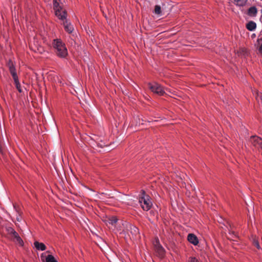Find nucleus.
Here are the masks:
<instances>
[{"mask_svg": "<svg viewBox=\"0 0 262 262\" xmlns=\"http://www.w3.org/2000/svg\"><path fill=\"white\" fill-rule=\"evenodd\" d=\"M52 46L58 56L64 58L67 55V49L65 47V45L60 39H56L53 40Z\"/></svg>", "mask_w": 262, "mask_h": 262, "instance_id": "obj_1", "label": "nucleus"}, {"mask_svg": "<svg viewBox=\"0 0 262 262\" xmlns=\"http://www.w3.org/2000/svg\"><path fill=\"white\" fill-rule=\"evenodd\" d=\"M139 202L144 211L149 210L152 206L149 196L145 194V192L144 190H142V196L140 198Z\"/></svg>", "mask_w": 262, "mask_h": 262, "instance_id": "obj_2", "label": "nucleus"}, {"mask_svg": "<svg viewBox=\"0 0 262 262\" xmlns=\"http://www.w3.org/2000/svg\"><path fill=\"white\" fill-rule=\"evenodd\" d=\"M53 8L55 11V15L59 19L64 20L66 19L67 12L60 6L57 0H54L53 2Z\"/></svg>", "mask_w": 262, "mask_h": 262, "instance_id": "obj_3", "label": "nucleus"}, {"mask_svg": "<svg viewBox=\"0 0 262 262\" xmlns=\"http://www.w3.org/2000/svg\"><path fill=\"white\" fill-rule=\"evenodd\" d=\"M84 192L88 193L89 194L91 195L94 194L97 198L101 200H104L105 198H110V194L107 193L101 192L98 194H95L94 191L93 189L89 188L83 184V193Z\"/></svg>", "mask_w": 262, "mask_h": 262, "instance_id": "obj_4", "label": "nucleus"}, {"mask_svg": "<svg viewBox=\"0 0 262 262\" xmlns=\"http://www.w3.org/2000/svg\"><path fill=\"white\" fill-rule=\"evenodd\" d=\"M148 88L154 93L159 95H163L165 91L160 84L155 82L153 84L151 83L148 84Z\"/></svg>", "mask_w": 262, "mask_h": 262, "instance_id": "obj_5", "label": "nucleus"}, {"mask_svg": "<svg viewBox=\"0 0 262 262\" xmlns=\"http://www.w3.org/2000/svg\"><path fill=\"white\" fill-rule=\"evenodd\" d=\"M7 232L13 241L17 242L20 245H23V242L18 234L11 227L7 228Z\"/></svg>", "mask_w": 262, "mask_h": 262, "instance_id": "obj_6", "label": "nucleus"}, {"mask_svg": "<svg viewBox=\"0 0 262 262\" xmlns=\"http://www.w3.org/2000/svg\"><path fill=\"white\" fill-rule=\"evenodd\" d=\"M7 66L9 68V72L13 78V79L14 81L19 80L18 77L16 73V70L15 69V67L12 61V60H10L7 63Z\"/></svg>", "mask_w": 262, "mask_h": 262, "instance_id": "obj_7", "label": "nucleus"}, {"mask_svg": "<svg viewBox=\"0 0 262 262\" xmlns=\"http://www.w3.org/2000/svg\"><path fill=\"white\" fill-rule=\"evenodd\" d=\"M251 142L257 148H260L262 150V139L257 136H253L251 139Z\"/></svg>", "mask_w": 262, "mask_h": 262, "instance_id": "obj_8", "label": "nucleus"}, {"mask_svg": "<svg viewBox=\"0 0 262 262\" xmlns=\"http://www.w3.org/2000/svg\"><path fill=\"white\" fill-rule=\"evenodd\" d=\"M126 228L133 235H137L139 233V229L135 226L129 223L126 224Z\"/></svg>", "mask_w": 262, "mask_h": 262, "instance_id": "obj_9", "label": "nucleus"}, {"mask_svg": "<svg viewBox=\"0 0 262 262\" xmlns=\"http://www.w3.org/2000/svg\"><path fill=\"white\" fill-rule=\"evenodd\" d=\"M40 258L43 262H57L54 257L50 254L46 256V253H42L40 256Z\"/></svg>", "mask_w": 262, "mask_h": 262, "instance_id": "obj_10", "label": "nucleus"}, {"mask_svg": "<svg viewBox=\"0 0 262 262\" xmlns=\"http://www.w3.org/2000/svg\"><path fill=\"white\" fill-rule=\"evenodd\" d=\"M187 240L189 241V242L194 246H196L199 244L198 238L193 233H189L188 234Z\"/></svg>", "mask_w": 262, "mask_h": 262, "instance_id": "obj_11", "label": "nucleus"}, {"mask_svg": "<svg viewBox=\"0 0 262 262\" xmlns=\"http://www.w3.org/2000/svg\"><path fill=\"white\" fill-rule=\"evenodd\" d=\"M257 14V9L255 6L250 7L247 11V14L251 17H255Z\"/></svg>", "mask_w": 262, "mask_h": 262, "instance_id": "obj_12", "label": "nucleus"}, {"mask_svg": "<svg viewBox=\"0 0 262 262\" xmlns=\"http://www.w3.org/2000/svg\"><path fill=\"white\" fill-rule=\"evenodd\" d=\"M63 25L65 30L67 32H68L69 33H71L72 32L74 28L70 23L68 22V20L66 19L65 21H63Z\"/></svg>", "mask_w": 262, "mask_h": 262, "instance_id": "obj_13", "label": "nucleus"}, {"mask_svg": "<svg viewBox=\"0 0 262 262\" xmlns=\"http://www.w3.org/2000/svg\"><path fill=\"white\" fill-rule=\"evenodd\" d=\"M247 29L250 31H254L256 28V24L252 21L250 20L246 25Z\"/></svg>", "mask_w": 262, "mask_h": 262, "instance_id": "obj_14", "label": "nucleus"}, {"mask_svg": "<svg viewBox=\"0 0 262 262\" xmlns=\"http://www.w3.org/2000/svg\"><path fill=\"white\" fill-rule=\"evenodd\" d=\"M155 248L157 252L161 255H162L164 254L165 252V249L162 247V246L160 244L159 242L158 241L157 243V244L155 245Z\"/></svg>", "mask_w": 262, "mask_h": 262, "instance_id": "obj_15", "label": "nucleus"}, {"mask_svg": "<svg viewBox=\"0 0 262 262\" xmlns=\"http://www.w3.org/2000/svg\"><path fill=\"white\" fill-rule=\"evenodd\" d=\"M35 247L38 250L44 251L46 249V245L42 243L35 241L34 243Z\"/></svg>", "mask_w": 262, "mask_h": 262, "instance_id": "obj_16", "label": "nucleus"}, {"mask_svg": "<svg viewBox=\"0 0 262 262\" xmlns=\"http://www.w3.org/2000/svg\"><path fill=\"white\" fill-rule=\"evenodd\" d=\"M154 13L159 15H162L161 8L160 5H157L155 6Z\"/></svg>", "mask_w": 262, "mask_h": 262, "instance_id": "obj_17", "label": "nucleus"}, {"mask_svg": "<svg viewBox=\"0 0 262 262\" xmlns=\"http://www.w3.org/2000/svg\"><path fill=\"white\" fill-rule=\"evenodd\" d=\"M14 84L15 85V87H16V89L18 90V91L19 93H22L23 92V90H22V89L21 88V85H20V83L19 80L14 81Z\"/></svg>", "mask_w": 262, "mask_h": 262, "instance_id": "obj_18", "label": "nucleus"}, {"mask_svg": "<svg viewBox=\"0 0 262 262\" xmlns=\"http://www.w3.org/2000/svg\"><path fill=\"white\" fill-rule=\"evenodd\" d=\"M86 227H88V228L91 230V229L89 227V225L87 222L86 221H85L83 218V225H82V227H83V229L84 228L85 230H88V229L86 228Z\"/></svg>", "mask_w": 262, "mask_h": 262, "instance_id": "obj_19", "label": "nucleus"}, {"mask_svg": "<svg viewBox=\"0 0 262 262\" xmlns=\"http://www.w3.org/2000/svg\"><path fill=\"white\" fill-rule=\"evenodd\" d=\"M252 242L253 245L255 246L258 249H260V246L259 245L258 241L256 238H253Z\"/></svg>", "mask_w": 262, "mask_h": 262, "instance_id": "obj_20", "label": "nucleus"}, {"mask_svg": "<svg viewBox=\"0 0 262 262\" xmlns=\"http://www.w3.org/2000/svg\"><path fill=\"white\" fill-rule=\"evenodd\" d=\"M117 219L116 217H113L112 219H110L109 221V223L111 224L112 225H113L117 222Z\"/></svg>", "mask_w": 262, "mask_h": 262, "instance_id": "obj_21", "label": "nucleus"}, {"mask_svg": "<svg viewBox=\"0 0 262 262\" xmlns=\"http://www.w3.org/2000/svg\"><path fill=\"white\" fill-rule=\"evenodd\" d=\"M229 234L231 236V237H237V235L236 234V233L234 232V231H229Z\"/></svg>", "mask_w": 262, "mask_h": 262, "instance_id": "obj_22", "label": "nucleus"}, {"mask_svg": "<svg viewBox=\"0 0 262 262\" xmlns=\"http://www.w3.org/2000/svg\"><path fill=\"white\" fill-rule=\"evenodd\" d=\"M189 262H199L198 260L194 257H192L190 258Z\"/></svg>", "mask_w": 262, "mask_h": 262, "instance_id": "obj_23", "label": "nucleus"}, {"mask_svg": "<svg viewBox=\"0 0 262 262\" xmlns=\"http://www.w3.org/2000/svg\"><path fill=\"white\" fill-rule=\"evenodd\" d=\"M259 51L262 53V43H261V45H260V46L259 47Z\"/></svg>", "mask_w": 262, "mask_h": 262, "instance_id": "obj_24", "label": "nucleus"}, {"mask_svg": "<svg viewBox=\"0 0 262 262\" xmlns=\"http://www.w3.org/2000/svg\"><path fill=\"white\" fill-rule=\"evenodd\" d=\"M259 97L260 103L262 105V94H260Z\"/></svg>", "mask_w": 262, "mask_h": 262, "instance_id": "obj_25", "label": "nucleus"}, {"mask_svg": "<svg viewBox=\"0 0 262 262\" xmlns=\"http://www.w3.org/2000/svg\"><path fill=\"white\" fill-rule=\"evenodd\" d=\"M16 219H17V221H18V222L20 221V220H21L20 216H17Z\"/></svg>", "mask_w": 262, "mask_h": 262, "instance_id": "obj_26", "label": "nucleus"}, {"mask_svg": "<svg viewBox=\"0 0 262 262\" xmlns=\"http://www.w3.org/2000/svg\"><path fill=\"white\" fill-rule=\"evenodd\" d=\"M77 132H78L79 134L80 135V136H81V134H80V133L79 132V129H78Z\"/></svg>", "mask_w": 262, "mask_h": 262, "instance_id": "obj_27", "label": "nucleus"}, {"mask_svg": "<svg viewBox=\"0 0 262 262\" xmlns=\"http://www.w3.org/2000/svg\"><path fill=\"white\" fill-rule=\"evenodd\" d=\"M85 219L87 220L88 222L90 223V221L89 220V219H88L87 218H85Z\"/></svg>", "mask_w": 262, "mask_h": 262, "instance_id": "obj_28", "label": "nucleus"}, {"mask_svg": "<svg viewBox=\"0 0 262 262\" xmlns=\"http://www.w3.org/2000/svg\"><path fill=\"white\" fill-rule=\"evenodd\" d=\"M260 21L262 22V20H260Z\"/></svg>", "mask_w": 262, "mask_h": 262, "instance_id": "obj_29", "label": "nucleus"}]
</instances>
